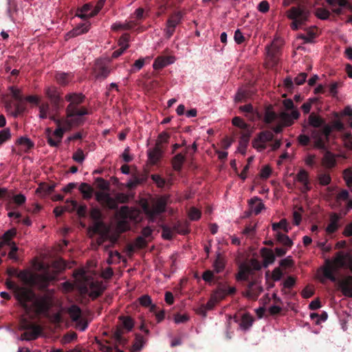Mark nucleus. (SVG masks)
Instances as JSON below:
<instances>
[{
  "instance_id": "f257e3e1",
  "label": "nucleus",
  "mask_w": 352,
  "mask_h": 352,
  "mask_svg": "<svg viewBox=\"0 0 352 352\" xmlns=\"http://www.w3.org/2000/svg\"><path fill=\"white\" fill-rule=\"evenodd\" d=\"M8 289H14V297L20 306L26 313L35 311L36 314H45L50 310L52 302L47 296L37 298L31 289L16 286L12 281H7Z\"/></svg>"
},
{
  "instance_id": "f03ea898",
  "label": "nucleus",
  "mask_w": 352,
  "mask_h": 352,
  "mask_svg": "<svg viewBox=\"0 0 352 352\" xmlns=\"http://www.w3.org/2000/svg\"><path fill=\"white\" fill-rule=\"evenodd\" d=\"M85 99V95L81 93H70L65 96V100L69 102L66 107V116L70 119L72 124L80 126L85 123V116L89 114L87 108L80 106Z\"/></svg>"
},
{
  "instance_id": "7ed1b4c3",
  "label": "nucleus",
  "mask_w": 352,
  "mask_h": 352,
  "mask_svg": "<svg viewBox=\"0 0 352 352\" xmlns=\"http://www.w3.org/2000/svg\"><path fill=\"white\" fill-rule=\"evenodd\" d=\"M351 255L342 251L336 252L333 259L326 258L324 264L320 270L322 272V276L320 277V281L324 283L326 280L331 282H336V272L340 268L346 269Z\"/></svg>"
},
{
  "instance_id": "20e7f679",
  "label": "nucleus",
  "mask_w": 352,
  "mask_h": 352,
  "mask_svg": "<svg viewBox=\"0 0 352 352\" xmlns=\"http://www.w3.org/2000/svg\"><path fill=\"white\" fill-rule=\"evenodd\" d=\"M287 17L292 19L290 27L293 30H297L308 21L309 12L305 6L299 5L292 7L287 14Z\"/></svg>"
},
{
  "instance_id": "39448f33",
  "label": "nucleus",
  "mask_w": 352,
  "mask_h": 352,
  "mask_svg": "<svg viewBox=\"0 0 352 352\" xmlns=\"http://www.w3.org/2000/svg\"><path fill=\"white\" fill-rule=\"evenodd\" d=\"M19 277L25 283L34 285L41 290H45L53 279L52 276L48 273L32 275L26 272H21Z\"/></svg>"
},
{
  "instance_id": "423d86ee",
  "label": "nucleus",
  "mask_w": 352,
  "mask_h": 352,
  "mask_svg": "<svg viewBox=\"0 0 352 352\" xmlns=\"http://www.w3.org/2000/svg\"><path fill=\"white\" fill-rule=\"evenodd\" d=\"M19 329L24 331L21 335V340H34L38 338L42 332L41 327L32 322L28 320L26 318H22L19 324Z\"/></svg>"
},
{
  "instance_id": "0eeeda50",
  "label": "nucleus",
  "mask_w": 352,
  "mask_h": 352,
  "mask_svg": "<svg viewBox=\"0 0 352 352\" xmlns=\"http://www.w3.org/2000/svg\"><path fill=\"white\" fill-rule=\"evenodd\" d=\"M167 199L165 197H160L153 201L151 205L146 203L142 206L145 214L151 219L157 215L163 213L166 210Z\"/></svg>"
},
{
  "instance_id": "6e6552de",
  "label": "nucleus",
  "mask_w": 352,
  "mask_h": 352,
  "mask_svg": "<svg viewBox=\"0 0 352 352\" xmlns=\"http://www.w3.org/2000/svg\"><path fill=\"white\" fill-rule=\"evenodd\" d=\"M184 13L182 11H175L168 16L166 26L164 29V36L169 39L172 37L175 32V29L178 25L182 23Z\"/></svg>"
},
{
  "instance_id": "1a4fd4ad",
  "label": "nucleus",
  "mask_w": 352,
  "mask_h": 352,
  "mask_svg": "<svg viewBox=\"0 0 352 352\" xmlns=\"http://www.w3.org/2000/svg\"><path fill=\"white\" fill-rule=\"evenodd\" d=\"M225 261L220 254H218L212 267L213 270H206L202 274V278L206 283H211L214 278V274H219L225 268Z\"/></svg>"
},
{
  "instance_id": "9d476101",
  "label": "nucleus",
  "mask_w": 352,
  "mask_h": 352,
  "mask_svg": "<svg viewBox=\"0 0 352 352\" xmlns=\"http://www.w3.org/2000/svg\"><path fill=\"white\" fill-rule=\"evenodd\" d=\"M274 140V134L271 131H263L257 134L252 141V146L258 151L266 148V142H272Z\"/></svg>"
},
{
  "instance_id": "9b49d317",
  "label": "nucleus",
  "mask_w": 352,
  "mask_h": 352,
  "mask_svg": "<svg viewBox=\"0 0 352 352\" xmlns=\"http://www.w3.org/2000/svg\"><path fill=\"white\" fill-rule=\"evenodd\" d=\"M263 291V288L261 285L260 281L256 278L248 282L243 296L249 299L256 300Z\"/></svg>"
},
{
  "instance_id": "f8f14e48",
  "label": "nucleus",
  "mask_w": 352,
  "mask_h": 352,
  "mask_svg": "<svg viewBox=\"0 0 352 352\" xmlns=\"http://www.w3.org/2000/svg\"><path fill=\"white\" fill-rule=\"evenodd\" d=\"M76 126L70 123V119L67 118L65 128H56L53 132V135L57 139L55 140L52 135L47 138L48 144L52 147H58L62 141V138L65 131L69 130L72 126Z\"/></svg>"
},
{
  "instance_id": "ddd939ff",
  "label": "nucleus",
  "mask_w": 352,
  "mask_h": 352,
  "mask_svg": "<svg viewBox=\"0 0 352 352\" xmlns=\"http://www.w3.org/2000/svg\"><path fill=\"white\" fill-rule=\"evenodd\" d=\"M236 292V289L234 287H230L226 284L219 283L211 296L217 302H219L224 299L227 296L234 294Z\"/></svg>"
},
{
  "instance_id": "4468645a",
  "label": "nucleus",
  "mask_w": 352,
  "mask_h": 352,
  "mask_svg": "<svg viewBox=\"0 0 352 352\" xmlns=\"http://www.w3.org/2000/svg\"><path fill=\"white\" fill-rule=\"evenodd\" d=\"M95 195L96 199L104 207L111 210L118 209L116 201L109 194L104 192H96Z\"/></svg>"
},
{
  "instance_id": "2eb2a0df",
  "label": "nucleus",
  "mask_w": 352,
  "mask_h": 352,
  "mask_svg": "<svg viewBox=\"0 0 352 352\" xmlns=\"http://www.w3.org/2000/svg\"><path fill=\"white\" fill-rule=\"evenodd\" d=\"M46 95L50 100L54 109L58 111L62 107L61 103L63 100L57 88L55 87H48L46 89Z\"/></svg>"
},
{
  "instance_id": "dca6fc26",
  "label": "nucleus",
  "mask_w": 352,
  "mask_h": 352,
  "mask_svg": "<svg viewBox=\"0 0 352 352\" xmlns=\"http://www.w3.org/2000/svg\"><path fill=\"white\" fill-rule=\"evenodd\" d=\"M311 138L314 140V147L318 149H327L326 142H328L323 136L320 129H313L311 131Z\"/></svg>"
},
{
  "instance_id": "f3484780",
  "label": "nucleus",
  "mask_w": 352,
  "mask_h": 352,
  "mask_svg": "<svg viewBox=\"0 0 352 352\" xmlns=\"http://www.w3.org/2000/svg\"><path fill=\"white\" fill-rule=\"evenodd\" d=\"M336 283L344 296L352 298V276H346L342 280L337 278Z\"/></svg>"
},
{
  "instance_id": "a211bd4d",
  "label": "nucleus",
  "mask_w": 352,
  "mask_h": 352,
  "mask_svg": "<svg viewBox=\"0 0 352 352\" xmlns=\"http://www.w3.org/2000/svg\"><path fill=\"white\" fill-rule=\"evenodd\" d=\"M110 74V69L101 60H97L94 68V74L96 78H106Z\"/></svg>"
},
{
  "instance_id": "6ab92c4d",
  "label": "nucleus",
  "mask_w": 352,
  "mask_h": 352,
  "mask_svg": "<svg viewBox=\"0 0 352 352\" xmlns=\"http://www.w3.org/2000/svg\"><path fill=\"white\" fill-rule=\"evenodd\" d=\"M90 25L91 23L89 21L79 24L73 30L67 33L66 38L68 39L70 38H74L82 34L87 32L89 30Z\"/></svg>"
},
{
  "instance_id": "aec40b11",
  "label": "nucleus",
  "mask_w": 352,
  "mask_h": 352,
  "mask_svg": "<svg viewBox=\"0 0 352 352\" xmlns=\"http://www.w3.org/2000/svg\"><path fill=\"white\" fill-rule=\"evenodd\" d=\"M175 58L173 56H157L154 60L153 67L155 69H161L164 67L173 63Z\"/></svg>"
},
{
  "instance_id": "412c9836",
  "label": "nucleus",
  "mask_w": 352,
  "mask_h": 352,
  "mask_svg": "<svg viewBox=\"0 0 352 352\" xmlns=\"http://www.w3.org/2000/svg\"><path fill=\"white\" fill-rule=\"evenodd\" d=\"M340 219V215L336 212H333L330 215L329 223L325 230L327 234H333L338 230L340 228L339 221Z\"/></svg>"
},
{
  "instance_id": "4be33fe9",
  "label": "nucleus",
  "mask_w": 352,
  "mask_h": 352,
  "mask_svg": "<svg viewBox=\"0 0 352 352\" xmlns=\"http://www.w3.org/2000/svg\"><path fill=\"white\" fill-rule=\"evenodd\" d=\"M163 150V146H155L153 148L148 150V157L152 164H156L160 160Z\"/></svg>"
},
{
  "instance_id": "5701e85b",
  "label": "nucleus",
  "mask_w": 352,
  "mask_h": 352,
  "mask_svg": "<svg viewBox=\"0 0 352 352\" xmlns=\"http://www.w3.org/2000/svg\"><path fill=\"white\" fill-rule=\"evenodd\" d=\"M15 144L25 153H28L34 146V143L27 136L20 137L16 140Z\"/></svg>"
},
{
  "instance_id": "b1692460",
  "label": "nucleus",
  "mask_w": 352,
  "mask_h": 352,
  "mask_svg": "<svg viewBox=\"0 0 352 352\" xmlns=\"http://www.w3.org/2000/svg\"><path fill=\"white\" fill-rule=\"evenodd\" d=\"M261 254L263 258V264L265 267H267L274 262L275 254L272 250L263 248L261 249Z\"/></svg>"
},
{
  "instance_id": "393cba45",
  "label": "nucleus",
  "mask_w": 352,
  "mask_h": 352,
  "mask_svg": "<svg viewBox=\"0 0 352 352\" xmlns=\"http://www.w3.org/2000/svg\"><path fill=\"white\" fill-rule=\"evenodd\" d=\"M94 234H108V228L104 223L101 220L93 222L92 226L89 228Z\"/></svg>"
},
{
  "instance_id": "a878e982",
  "label": "nucleus",
  "mask_w": 352,
  "mask_h": 352,
  "mask_svg": "<svg viewBox=\"0 0 352 352\" xmlns=\"http://www.w3.org/2000/svg\"><path fill=\"white\" fill-rule=\"evenodd\" d=\"M275 238L278 243L282 244L287 248H291L293 245V241L289 238V236L280 231H277L276 232Z\"/></svg>"
},
{
  "instance_id": "bb28decb",
  "label": "nucleus",
  "mask_w": 352,
  "mask_h": 352,
  "mask_svg": "<svg viewBox=\"0 0 352 352\" xmlns=\"http://www.w3.org/2000/svg\"><path fill=\"white\" fill-rule=\"evenodd\" d=\"M69 202V200L67 201ZM72 205V211L76 210L77 214L80 217H85L87 215V207L85 204L78 206V202L75 200L69 201Z\"/></svg>"
},
{
  "instance_id": "cd10ccee",
  "label": "nucleus",
  "mask_w": 352,
  "mask_h": 352,
  "mask_svg": "<svg viewBox=\"0 0 352 352\" xmlns=\"http://www.w3.org/2000/svg\"><path fill=\"white\" fill-rule=\"evenodd\" d=\"M249 205L252 211L255 214H258L264 208V204L261 202V199L254 197L249 201Z\"/></svg>"
},
{
  "instance_id": "c85d7f7f",
  "label": "nucleus",
  "mask_w": 352,
  "mask_h": 352,
  "mask_svg": "<svg viewBox=\"0 0 352 352\" xmlns=\"http://www.w3.org/2000/svg\"><path fill=\"white\" fill-rule=\"evenodd\" d=\"M322 163L327 168H333L336 164L334 155L329 151H327L322 157Z\"/></svg>"
},
{
  "instance_id": "c756f323",
  "label": "nucleus",
  "mask_w": 352,
  "mask_h": 352,
  "mask_svg": "<svg viewBox=\"0 0 352 352\" xmlns=\"http://www.w3.org/2000/svg\"><path fill=\"white\" fill-rule=\"evenodd\" d=\"M324 122L325 121L324 119L317 116L314 113H311L308 118L309 124L314 128H316V129L324 125Z\"/></svg>"
},
{
  "instance_id": "7c9ffc66",
  "label": "nucleus",
  "mask_w": 352,
  "mask_h": 352,
  "mask_svg": "<svg viewBox=\"0 0 352 352\" xmlns=\"http://www.w3.org/2000/svg\"><path fill=\"white\" fill-rule=\"evenodd\" d=\"M79 190L85 199H90L94 193V188L87 183H82L79 186Z\"/></svg>"
},
{
  "instance_id": "2f4dec72",
  "label": "nucleus",
  "mask_w": 352,
  "mask_h": 352,
  "mask_svg": "<svg viewBox=\"0 0 352 352\" xmlns=\"http://www.w3.org/2000/svg\"><path fill=\"white\" fill-rule=\"evenodd\" d=\"M266 48L267 56L274 63H276L277 56L280 52L279 47L273 43L270 46H267Z\"/></svg>"
},
{
  "instance_id": "473e14b6",
  "label": "nucleus",
  "mask_w": 352,
  "mask_h": 352,
  "mask_svg": "<svg viewBox=\"0 0 352 352\" xmlns=\"http://www.w3.org/2000/svg\"><path fill=\"white\" fill-rule=\"evenodd\" d=\"M300 113L298 110H292L291 113H283L282 114V119L285 122V126H290L293 122L291 118L296 120L298 118Z\"/></svg>"
},
{
  "instance_id": "72a5a7b5",
  "label": "nucleus",
  "mask_w": 352,
  "mask_h": 352,
  "mask_svg": "<svg viewBox=\"0 0 352 352\" xmlns=\"http://www.w3.org/2000/svg\"><path fill=\"white\" fill-rule=\"evenodd\" d=\"M55 78L58 84L64 86L72 80V75L68 73L58 72L55 76Z\"/></svg>"
},
{
  "instance_id": "f704fd0d",
  "label": "nucleus",
  "mask_w": 352,
  "mask_h": 352,
  "mask_svg": "<svg viewBox=\"0 0 352 352\" xmlns=\"http://www.w3.org/2000/svg\"><path fill=\"white\" fill-rule=\"evenodd\" d=\"M344 179L347 186L352 192V172L349 170H345L344 171ZM346 207L348 209H352V199L347 202Z\"/></svg>"
},
{
  "instance_id": "c9c22d12",
  "label": "nucleus",
  "mask_w": 352,
  "mask_h": 352,
  "mask_svg": "<svg viewBox=\"0 0 352 352\" xmlns=\"http://www.w3.org/2000/svg\"><path fill=\"white\" fill-rule=\"evenodd\" d=\"M144 344H145V340H144L143 336H141L140 334H136L133 344L131 349V352H137V351H140L142 349Z\"/></svg>"
},
{
  "instance_id": "e433bc0d",
  "label": "nucleus",
  "mask_w": 352,
  "mask_h": 352,
  "mask_svg": "<svg viewBox=\"0 0 352 352\" xmlns=\"http://www.w3.org/2000/svg\"><path fill=\"white\" fill-rule=\"evenodd\" d=\"M253 321L254 319L250 314H244L241 317L240 327L243 330H247L252 325Z\"/></svg>"
},
{
  "instance_id": "4c0bfd02",
  "label": "nucleus",
  "mask_w": 352,
  "mask_h": 352,
  "mask_svg": "<svg viewBox=\"0 0 352 352\" xmlns=\"http://www.w3.org/2000/svg\"><path fill=\"white\" fill-rule=\"evenodd\" d=\"M68 314L73 321L78 322L81 318V309L77 305H72L68 310Z\"/></svg>"
},
{
  "instance_id": "58836bf2",
  "label": "nucleus",
  "mask_w": 352,
  "mask_h": 352,
  "mask_svg": "<svg viewBox=\"0 0 352 352\" xmlns=\"http://www.w3.org/2000/svg\"><path fill=\"white\" fill-rule=\"evenodd\" d=\"M12 194L6 188L0 187V200L5 199L8 201V203L6 205V208L7 210L12 208Z\"/></svg>"
},
{
  "instance_id": "ea45409f",
  "label": "nucleus",
  "mask_w": 352,
  "mask_h": 352,
  "mask_svg": "<svg viewBox=\"0 0 352 352\" xmlns=\"http://www.w3.org/2000/svg\"><path fill=\"white\" fill-rule=\"evenodd\" d=\"M172 228L175 233H178L180 234L185 235L189 232L187 224L183 223L180 221L175 223L173 225Z\"/></svg>"
},
{
  "instance_id": "a19ab883",
  "label": "nucleus",
  "mask_w": 352,
  "mask_h": 352,
  "mask_svg": "<svg viewBox=\"0 0 352 352\" xmlns=\"http://www.w3.org/2000/svg\"><path fill=\"white\" fill-rule=\"evenodd\" d=\"M139 300L141 305L144 307H150L151 312L155 311L157 306L152 304V300L149 296L144 295L139 298Z\"/></svg>"
},
{
  "instance_id": "79ce46f5",
  "label": "nucleus",
  "mask_w": 352,
  "mask_h": 352,
  "mask_svg": "<svg viewBox=\"0 0 352 352\" xmlns=\"http://www.w3.org/2000/svg\"><path fill=\"white\" fill-rule=\"evenodd\" d=\"M12 138L11 130L10 128H5L0 130V147L10 141Z\"/></svg>"
},
{
  "instance_id": "37998d69",
  "label": "nucleus",
  "mask_w": 352,
  "mask_h": 352,
  "mask_svg": "<svg viewBox=\"0 0 352 352\" xmlns=\"http://www.w3.org/2000/svg\"><path fill=\"white\" fill-rule=\"evenodd\" d=\"M185 161V157L182 153L177 154L173 159V167L175 170H179Z\"/></svg>"
},
{
  "instance_id": "c03bdc74",
  "label": "nucleus",
  "mask_w": 352,
  "mask_h": 352,
  "mask_svg": "<svg viewBox=\"0 0 352 352\" xmlns=\"http://www.w3.org/2000/svg\"><path fill=\"white\" fill-rule=\"evenodd\" d=\"M16 230L15 228H12L8 230H7L2 236L3 242L5 244L10 245L12 241V239L16 236Z\"/></svg>"
},
{
  "instance_id": "a18cd8bd",
  "label": "nucleus",
  "mask_w": 352,
  "mask_h": 352,
  "mask_svg": "<svg viewBox=\"0 0 352 352\" xmlns=\"http://www.w3.org/2000/svg\"><path fill=\"white\" fill-rule=\"evenodd\" d=\"M122 321L123 327L128 331H131L134 326L133 320L130 316H121L119 317Z\"/></svg>"
},
{
  "instance_id": "49530a36",
  "label": "nucleus",
  "mask_w": 352,
  "mask_h": 352,
  "mask_svg": "<svg viewBox=\"0 0 352 352\" xmlns=\"http://www.w3.org/2000/svg\"><path fill=\"white\" fill-rule=\"evenodd\" d=\"M279 229H282L286 233L289 232V228L285 219H283L279 222L272 224V230L274 231L277 232Z\"/></svg>"
},
{
  "instance_id": "de8ad7c7",
  "label": "nucleus",
  "mask_w": 352,
  "mask_h": 352,
  "mask_svg": "<svg viewBox=\"0 0 352 352\" xmlns=\"http://www.w3.org/2000/svg\"><path fill=\"white\" fill-rule=\"evenodd\" d=\"M342 85L343 83L341 81L332 82L330 83L329 86V91L333 98L337 97L338 93V89L342 87Z\"/></svg>"
},
{
  "instance_id": "09e8293b",
  "label": "nucleus",
  "mask_w": 352,
  "mask_h": 352,
  "mask_svg": "<svg viewBox=\"0 0 352 352\" xmlns=\"http://www.w3.org/2000/svg\"><path fill=\"white\" fill-rule=\"evenodd\" d=\"M55 188V184H48L47 183H43L39 185L36 191L38 192H43L44 195H48L52 193Z\"/></svg>"
},
{
  "instance_id": "8fccbe9b",
  "label": "nucleus",
  "mask_w": 352,
  "mask_h": 352,
  "mask_svg": "<svg viewBox=\"0 0 352 352\" xmlns=\"http://www.w3.org/2000/svg\"><path fill=\"white\" fill-rule=\"evenodd\" d=\"M50 113V108L48 103H42L39 106V118L41 119H45L48 117Z\"/></svg>"
},
{
  "instance_id": "3c124183",
  "label": "nucleus",
  "mask_w": 352,
  "mask_h": 352,
  "mask_svg": "<svg viewBox=\"0 0 352 352\" xmlns=\"http://www.w3.org/2000/svg\"><path fill=\"white\" fill-rule=\"evenodd\" d=\"M162 235L164 239L171 240L173 238L175 232H174L172 227H170L166 225H163L162 226Z\"/></svg>"
},
{
  "instance_id": "603ef678",
  "label": "nucleus",
  "mask_w": 352,
  "mask_h": 352,
  "mask_svg": "<svg viewBox=\"0 0 352 352\" xmlns=\"http://www.w3.org/2000/svg\"><path fill=\"white\" fill-rule=\"evenodd\" d=\"M239 109L243 112L247 113L246 116L250 120H254L255 115H254V112L253 106L251 104L241 106L239 107Z\"/></svg>"
},
{
  "instance_id": "864d4df0",
  "label": "nucleus",
  "mask_w": 352,
  "mask_h": 352,
  "mask_svg": "<svg viewBox=\"0 0 352 352\" xmlns=\"http://www.w3.org/2000/svg\"><path fill=\"white\" fill-rule=\"evenodd\" d=\"M232 124L235 126H237L244 131H248L249 130V124H248L247 123H245L244 122V120L241 118L240 117H234L233 119H232Z\"/></svg>"
},
{
  "instance_id": "5fc2aeb1",
  "label": "nucleus",
  "mask_w": 352,
  "mask_h": 352,
  "mask_svg": "<svg viewBox=\"0 0 352 352\" xmlns=\"http://www.w3.org/2000/svg\"><path fill=\"white\" fill-rule=\"evenodd\" d=\"M146 59H149V57H146L145 58H141L135 60L130 70L131 73H135L137 71L140 70L144 67Z\"/></svg>"
},
{
  "instance_id": "6e6d98bb",
  "label": "nucleus",
  "mask_w": 352,
  "mask_h": 352,
  "mask_svg": "<svg viewBox=\"0 0 352 352\" xmlns=\"http://www.w3.org/2000/svg\"><path fill=\"white\" fill-rule=\"evenodd\" d=\"M129 38H130L129 34L126 33V34H122L118 41V45L120 47V48H122V49L126 50L129 47V45L128 43L129 41Z\"/></svg>"
},
{
  "instance_id": "4d7b16f0",
  "label": "nucleus",
  "mask_w": 352,
  "mask_h": 352,
  "mask_svg": "<svg viewBox=\"0 0 352 352\" xmlns=\"http://www.w3.org/2000/svg\"><path fill=\"white\" fill-rule=\"evenodd\" d=\"M170 139V135L164 131L159 134L155 146H163V144H167Z\"/></svg>"
},
{
  "instance_id": "13d9d810",
  "label": "nucleus",
  "mask_w": 352,
  "mask_h": 352,
  "mask_svg": "<svg viewBox=\"0 0 352 352\" xmlns=\"http://www.w3.org/2000/svg\"><path fill=\"white\" fill-rule=\"evenodd\" d=\"M95 183L97 188L101 190H107L109 188V183L102 177H97Z\"/></svg>"
},
{
  "instance_id": "bf43d9fd",
  "label": "nucleus",
  "mask_w": 352,
  "mask_h": 352,
  "mask_svg": "<svg viewBox=\"0 0 352 352\" xmlns=\"http://www.w3.org/2000/svg\"><path fill=\"white\" fill-rule=\"evenodd\" d=\"M316 33L313 30H309L307 32V34H301L299 38L302 39L304 41V43H311L313 42L314 39L316 38Z\"/></svg>"
},
{
  "instance_id": "052dcab7",
  "label": "nucleus",
  "mask_w": 352,
  "mask_h": 352,
  "mask_svg": "<svg viewBox=\"0 0 352 352\" xmlns=\"http://www.w3.org/2000/svg\"><path fill=\"white\" fill-rule=\"evenodd\" d=\"M316 16L322 20L328 19L330 16V12L329 10L324 8H318L316 10Z\"/></svg>"
},
{
  "instance_id": "680f3d73",
  "label": "nucleus",
  "mask_w": 352,
  "mask_h": 352,
  "mask_svg": "<svg viewBox=\"0 0 352 352\" xmlns=\"http://www.w3.org/2000/svg\"><path fill=\"white\" fill-rule=\"evenodd\" d=\"M296 179L301 184L309 182V174L307 171L304 169L300 170L298 173L296 175Z\"/></svg>"
},
{
  "instance_id": "e2e57ef3",
  "label": "nucleus",
  "mask_w": 352,
  "mask_h": 352,
  "mask_svg": "<svg viewBox=\"0 0 352 352\" xmlns=\"http://www.w3.org/2000/svg\"><path fill=\"white\" fill-rule=\"evenodd\" d=\"M114 200L116 201V204H126L129 201V196L123 192H118L115 195Z\"/></svg>"
},
{
  "instance_id": "0e129e2a",
  "label": "nucleus",
  "mask_w": 352,
  "mask_h": 352,
  "mask_svg": "<svg viewBox=\"0 0 352 352\" xmlns=\"http://www.w3.org/2000/svg\"><path fill=\"white\" fill-rule=\"evenodd\" d=\"M90 289H91L89 294V296L93 299H96L99 297L102 294V290L97 287L95 283H91L90 284Z\"/></svg>"
},
{
  "instance_id": "69168bd1",
  "label": "nucleus",
  "mask_w": 352,
  "mask_h": 352,
  "mask_svg": "<svg viewBox=\"0 0 352 352\" xmlns=\"http://www.w3.org/2000/svg\"><path fill=\"white\" fill-rule=\"evenodd\" d=\"M318 181L320 185L327 186L331 182V178L328 173H321L318 175Z\"/></svg>"
},
{
  "instance_id": "338daca9",
  "label": "nucleus",
  "mask_w": 352,
  "mask_h": 352,
  "mask_svg": "<svg viewBox=\"0 0 352 352\" xmlns=\"http://www.w3.org/2000/svg\"><path fill=\"white\" fill-rule=\"evenodd\" d=\"M85 156L83 151L81 148H78L77 151L73 154L72 159L77 163L82 164L85 160Z\"/></svg>"
},
{
  "instance_id": "774afa93",
  "label": "nucleus",
  "mask_w": 352,
  "mask_h": 352,
  "mask_svg": "<svg viewBox=\"0 0 352 352\" xmlns=\"http://www.w3.org/2000/svg\"><path fill=\"white\" fill-rule=\"evenodd\" d=\"M25 201L26 197L23 194H19L14 196L12 195V204L14 203L19 206L25 204Z\"/></svg>"
}]
</instances>
